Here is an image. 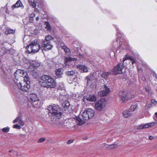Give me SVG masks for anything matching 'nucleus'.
<instances>
[{
    "instance_id": "nucleus-1",
    "label": "nucleus",
    "mask_w": 157,
    "mask_h": 157,
    "mask_svg": "<svg viewBox=\"0 0 157 157\" xmlns=\"http://www.w3.org/2000/svg\"><path fill=\"white\" fill-rule=\"evenodd\" d=\"M40 82L42 86L47 88H54L56 85L54 79L49 75L41 76L40 79Z\"/></svg>"
},
{
    "instance_id": "nucleus-2",
    "label": "nucleus",
    "mask_w": 157,
    "mask_h": 157,
    "mask_svg": "<svg viewBox=\"0 0 157 157\" xmlns=\"http://www.w3.org/2000/svg\"><path fill=\"white\" fill-rule=\"evenodd\" d=\"M53 39L54 37L50 35L46 36L44 40H43L41 43V50L43 51L51 49L53 48L51 41Z\"/></svg>"
},
{
    "instance_id": "nucleus-3",
    "label": "nucleus",
    "mask_w": 157,
    "mask_h": 157,
    "mask_svg": "<svg viewBox=\"0 0 157 157\" xmlns=\"http://www.w3.org/2000/svg\"><path fill=\"white\" fill-rule=\"evenodd\" d=\"M47 109L48 110L49 115L51 114V116L59 117L62 114V113L59 112L60 110L59 107L56 105L53 104L49 105Z\"/></svg>"
},
{
    "instance_id": "nucleus-4",
    "label": "nucleus",
    "mask_w": 157,
    "mask_h": 157,
    "mask_svg": "<svg viewBox=\"0 0 157 157\" xmlns=\"http://www.w3.org/2000/svg\"><path fill=\"white\" fill-rule=\"evenodd\" d=\"M29 80V78H26L22 83H21L19 81H16L15 80H14V81L19 89L23 91L27 92L30 88Z\"/></svg>"
},
{
    "instance_id": "nucleus-5",
    "label": "nucleus",
    "mask_w": 157,
    "mask_h": 157,
    "mask_svg": "<svg viewBox=\"0 0 157 157\" xmlns=\"http://www.w3.org/2000/svg\"><path fill=\"white\" fill-rule=\"evenodd\" d=\"M26 48L29 52L35 53L38 52L40 49H41V47L38 43L37 40H35L26 47Z\"/></svg>"
},
{
    "instance_id": "nucleus-6",
    "label": "nucleus",
    "mask_w": 157,
    "mask_h": 157,
    "mask_svg": "<svg viewBox=\"0 0 157 157\" xmlns=\"http://www.w3.org/2000/svg\"><path fill=\"white\" fill-rule=\"evenodd\" d=\"M14 76L16 81H19L18 79L19 77L20 79L23 78V80H25L26 78H29L28 76L27 73L25 71L23 70H18L14 73Z\"/></svg>"
},
{
    "instance_id": "nucleus-7",
    "label": "nucleus",
    "mask_w": 157,
    "mask_h": 157,
    "mask_svg": "<svg viewBox=\"0 0 157 157\" xmlns=\"http://www.w3.org/2000/svg\"><path fill=\"white\" fill-rule=\"evenodd\" d=\"M94 111L90 109H86L82 113V116L84 120H88L93 117L94 115Z\"/></svg>"
},
{
    "instance_id": "nucleus-8",
    "label": "nucleus",
    "mask_w": 157,
    "mask_h": 157,
    "mask_svg": "<svg viewBox=\"0 0 157 157\" xmlns=\"http://www.w3.org/2000/svg\"><path fill=\"white\" fill-rule=\"evenodd\" d=\"M105 104L106 101L105 99L101 98L95 103V108L98 111H102L105 107Z\"/></svg>"
},
{
    "instance_id": "nucleus-9",
    "label": "nucleus",
    "mask_w": 157,
    "mask_h": 157,
    "mask_svg": "<svg viewBox=\"0 0 157 157\" xmlns=\"http://www.w3.org/2000/svg\"><path fill=\"white\" fill-rule=\"evenodd\" d=\"M110 90L105 85H104L103 89L98 92V95L101 97L107 95L110 92Z\"/></svg>"
},
{
    "instance_id": "nucleus-10",
    "label": "nucleus",
    "mask_w": 157,
    "mask_h": 157,
    "mask_svg": "<svg viewBox=\"0 0 157 157\" xmlns=\"http://www.w3.org/2000/svg\"><path fill=\"white\" fill-rule=\"evenodd\" d=\"M156 124L155 122H152L150 123H147L145 124H142L138 126L137 128L138 129H142L148 128L150 127H152L154 126L155 124Z\"/></svg>"
},
{
    "instance_id": "nucleus-11",
    "label": "nucleus",
    "mask_w": 157,
    "mask_h": 157,
    "mask_svg": "<svg viewBox=\"0 0 157 157\" xmlns=\"http://www.w3.org/2000/svg\"><path fill=\"white\" fill-rule=\"evenodd\" d=\"M124 68L123 66L121 63H118L117 66H115L114 68V71L116 72V74L122 73V70Z\"/></svg>"
},
{
    "instance_id": "nucleus-12",
    "label": "nucleus",
    "mask_w": 157,
    "mask_h": 157,
    "mask_svg": "<svg viewBox=\"0 0 157 157\" xmlns=\"http://www.w3.org/2000/svg\"><path fill=\"white\" fill-rule=\"evenodd\" d=\"M18 122L19 124L22 126H23L25 124V123L22 120L21 116L19 115V116L14 119L13 121V123Z\"/></svg>"
},
{
    "instance_id": "nucleus-13",
    "label": "nucleus",
    "mask_w": 157,
    "mask_h": 157,
    "mask_svg": "<svg viewBox=\"0 0 157 157\" xmlns=\"http://www.w3.org/2000/svg\"><path fill=\"white\" fill-rule=\"evenodd\" d=\"M77 67L81 70V71L82 72H86L88 71V68L86 66L82 65H78L76 66Z\"/></svg>"
},
{
    "instance_id": "nucleus-14",
    "label": "nucleus",
    "mask_w": 157,
    "mask_h": 157,
    "mask_svg": "<svg viewBox=\"0 0 157 157\" xmlns=\"http://www.w3.org/2000/svg\"><path fill=\"white\" fill-rule=\"evenodd\" d=\"M77 59L76 58H71L70 57H67L65 58V63L66 65H68L71 61H76Z\"/></svg>"
},
{
    "instance_id": "nucleus-15",
    "label": "nucleus",
    "mask_w": 157,
    "mask_h": 157,
    "mask_svg": "<svg viewBox=\"0 0 157 157\" xmlns=\"http://www.w3.org/2000/svg\"><path fill=\"white\" fill-rule=\"evenodd\" d=\"M129 59L132 61V64H133L134 63H136V61L134 58L128 55H126L124 57L123 59V63H124L126 60Z\"/></svg>"
},
{
    "instance_id": "nucleus-16",
    "label": "nucleus",
    "mask_w": 157,
    "mask_h": 157,
    "mask_svg": "<svg viewBox=\"0 0 157 157\" xmlns=\"http://www.w3.org/2000/svg\"><path fill=\"white\" fill-rule=\"evenodd\" d=\"M29 98L30 101L31 102L35 101L39 99L36 94L33 93L30 94Z\"/></svg>"
},
{
    "instance_id": "nucleus-17",
    "label": "nucleus",
    "mask_w": 157,
    "mask_h": 157,
    "mask_svg": "<svg viewBox=\"0 0 157 157\" xmlns=\"http://www.w3.org/2000/svg\"><path fill=\"white\" fill-rule=\"evenodd\" d=\"M119 96L120 97V99L123 101H124L127 98L126 93L125 92L123 91L119 93Z\"/></svg>"
},
{
    "instance_id": "nucleus-18",
    "label": "nucleus",
    "mask_w": 157,
    "mask_h": 157,
    "mask_svg": "<svg viewBox=\"0 0 157 157\" xmlns=\"http://www.w3.org/2000/svg\"><path fill=\"white\" fill-rule=\"evenodd\" d=\"M119 96L120 97V99L123 101H124L127 98L126 93L125 92L123 91L119 93Z\"/></svg>"
},
{
    "instance_id": "nucleus-19",
    "label": "nucleus",
    "mask_w": 157,
    "mask_h": 157,
    "mask_svg": "<svg viewBox=\"0 0 157 157\" xmlns=\"http://www.w3.org/2000/svg\"><path fill=\"white\" fill-rule=\"evenodd\" d=\"M56 124L58 125V126L61 128H63L65 127L66 125L64 124V122L63 121H57Z\"/></svg>"
},
{
    "instance_id": "nucleus-20",
    "label": "nucleus",
    "mask_w": 157,
    "mask_h": 157,
    "mask_svg": "<svg viewBox=\"0 0 157 157\" xmlns=\"http://www.w3.org/2000/svg\"><path fill=\"white\" fill-rule=\"evenodd\" d=\"M87 99L90 101H95L96 100V97L94 95L91 94L89 95Z\"/></svg>"
},
{
    "instance_id": "nucleus-21",
    "label": "nucleus",
    "mask_w": 157,
    "mask_h": 157,
    "mask_svg": "<svg viewBox=\"0 0 157 157\" xmlns=\"http://www.w3.org/2000/svg\"><path fill=\"white\" fill-rule=\"evenodd\" d=\"M22 5L20 0H18L16 2V4L13 5L12 6V8L13 10L15 8H17L21 7Z\"/></svg>"
},
{
    "instance_id": "nucleus-22",
    "label": "nucleus",
    "mask_w": 157,
    "mask_h": 157,
    "mask_svg": "<svg viewBox=\"0 0 157 157\" xmlns=\"http://www.w3.org/2000/svg\"><path fill=\"white\" fill-rule=\"evenodd\" d=\"M124 116L126 118H128L132 115L131 112L129 110L124 111L123 113Z\"/></svg>"
},
{
    "instance_id": "nucleus-23",
    "label": "nucleus",
    "mask_w": 157,
    "mask_h": 157,
    "mask_svg": "<svg viewBox=\"0 0 157 157\" xmlns=\"http://www.w3.org/2000/svg\"><path fill=\"white\" fill-rule=\"evenodd\" d=\"M14 31L12 29H11L10 28H7L6 29L5 32V33L6 35H8L9 34L13 33H14Z\"/></svg>"
},
{
    "instance_id": "nucleus-24",
    "label": "nucleus",
    "mask_w": 157,
    "mask_h": 157,
    "mask_svg": "<svg viewBox=\"0 0 157 157\" xmlns=\"http://www.w3.org/2000/svg\"><path fill=\"white\" fill-rule=\"evenodd\" d=\"M32 104L34 107H37L39 105L40 101L39 99L35 101L31 102Z\"/></svg>"
},
{
    "instance_id": "nucleus-25",
    "label": "nucleus",
    "mask_w": 157,
    "mask_h": 157,
    "mask_svg": "<svg viewBox=\"0 0 157 157\" xmlns=\"http://www.w3.org/2000/svg\"><path fill=\"white\" fill-rule=\"evenodd\" d=\"M90 78L91 76H88L86 77L87 85L90 86H91V84L92 83Z\"/></svg>"
},
{
    "instance_id": "nucleus-26",
    "label": "nucleus",
    "mask_w": 157,
    "mask_h": 157,
    "mask_svg": "<svg viewBox=\"0 0 157 157\" xmlns=\"http://www.w3.org/2000/svg\"><path fill=\"white\" fill-rule=\"evenodd\" d=\"M69 105L70 103L69 101H65V102L63 104V106L65 109H68L69 106Z\"/></svg>"
},
{
    "instance_id": "nucleus-27",
    "label": "nucleus",
    "mask_w": 157,
    "mask_h": 157,
    "mask_svg": "<svg viewBox=\"0 0 157 157\" xmlns=\"http://www.w3.org/2000/svg\"><path fill=\"white\" fill-rule=\"evenodd\" d=\"M76 122L78 124L80 125L84 124L85 122L84 120H82L81 118H78L77 119Z\"/></svg>"
},
{
    "instance_id": "nucleus-28",
    "label": "nucleus",
    "mask_w": 157,
    "mask_h": 157,
    "mask_svg": "<svg viewBox=\"0 0 157 157\" xmlns=\"http://www.w3.org/2000/svg\"><path fill=\"white\" fill-rule=\"evenodd\" d=\"M33 66L35 68H37L40 66V63L37 61H33L32 63Z\"/></svg>"
},
{
    "instance_id": "nucleus-29",
    "label": "nucleus",
    "mask_w": 157,
    "mask_h": 157,
    "mask_svg": "<svg viewBox=\"0 0 157 157\" xmlns=\"http://www.w3.org/2000/svg\"><path fill=\"white\" fill-rule=\"evenodd\" d=\"M138 106L136 105H134L131 106L129 110L131 112L136 110Z\"/></svg>"
},
{
    "instance_id": "nucleus-30",
    "label": "nucleus",
    "mask_w": 157,
    "mask_h": 157,
    "mask_svg": "<svg viewBox=\"0 0 157 157\" xmlns=\"http://www.w3.org/2000/svg\"><path fill=\"white\" fill-rule=\"evenodd\" d=\"M110 74V73L109 72H103L101 74V76L102 78L106 79Z\"/></svg>"
},
{
    "instance_id": "nucleus-31",
    "label": "nucleus",
    "mask_w": 157,
    "mask_h": 157,
    "mask_svg": "<svg viewBox=\"0 0 157 157\" xmlns=\"http://www.w3.org/2000/svg\"><path fill=\"white\" fill-rule=\"evenodd\" d=\"M5 52V48H0V57L4 55Z\"/></svg>"
},
{
    "instance_id": "nucleus-32",
    "label": "nucleus",
    "mask_w": 157,
    "mask_h": 157,
    "mask_svg": "<svg viewBox=\"0 0 157 157\" xmlns=\"http://www.w3.org/2000/svg\"><path fill=\"white\" fill-rule=\"evenodd\" d=\"M32 75L33 77L35 78H37L39 77L38 74L36 72L33 71L32 72Z\"/></svg>"
},
{
    "instance_id": "nucleus-33",
    "label": "nucleus",
    "mask_w": 157,
    "mask_h": 157,
    "mask_svg": "<svg viewBox=\"0 0 157 157\" xmlns=\"http://www.w3.org/2000/svg\"><path fill=\"white\" fill-rule=\"evenodd\" d=\"M61 69L59 68L56 70V75L60 76L62 74Z\"/></svg>"
},
{
    "instance_id": "nucleus-34",
    "label": "nucleus",
    "mask_w": 157,
    "mask_h": 157,
    "mask_svg": "<svg viewBox=\"0 0 157 157\" xmlns=\"http://www.w3.org/2000/svg\"><path fill=\"white\" fill-rule=\"evenodd\" d=\"M62 48L64 50V52L66 53H68L70 52V50L69 49L65 46H62Z\"/></svg>"
},
{
    "instance_id": "nucleus-35",
    "label": "nucleus",
    "mask_w": 157,
    "mask_h": 157,
    "mask_svg": "<svg viewBox=\"0 0 157 157\" xmlns=\"http://www.w3.org/2000/svg\"><path fill=\"white\" fill-rule=\"evenodd\" d=\"M75 74V72L73 71H68L67 72V74L68 76H73Z\"/></svg>"
},
{
    "instance_id": "nucleus-36",
    "label": "nucleus",
    "mask_w": 157,
    "mask_h": 157,
    "mask_svg": "<svg viewBox=\"0 0 157 157\" xmlns=\"http://www.w3.org/2000/svg\"><path fill=\"white\" fill-rule=\"evenodd\" d=\"M10 128L8 127L4 128L2 129V131L4 132H8L10 130Z\"/></svg>"
},
{
    "instance_id": "nucleus-37",
    "label": "nucleus",
    "mask_w": 157,
    "mask_h": 157,
    "mask_svg": "<svg viewBox=\"0 0 157 157\" xmlns=\"http://www.w3.org/2000/svg\"><path fill=\"white\" fill-rule=\"evenodd\" d=\"M30 4L33 8L35 7L36 6V3L34 0H32L31 2H30Z\"/></svg>"
},
{
    "instance_id": "nucleus-38",
    "label": "nucleus",
    "mask_w": 157,
    "mask_h": 157,
    "mask_svg": "<svg viewBox=\"0 0 157 157\" xmlns=\"http://www.w3.org/2000/svg\"><path fill=\"white\" fill-rule=\"evenodd\" d=\"M151 105H152L156 106L157 104V102L155 100L152 99L151 100Z\"/></svg>"
},
{
    "instance_id": "nucleus-39",
    "label": "nucleus",
    "mask_w": 157,
    "mask_h": 157,
    "mask_svg": "<svg viewBox=\"0 0 157 157\" xmlns=\"http://www.w3.org/2000/svg\"><path fill=\"white\" fill-rule=\"evenodd\" d=\"M117 146L116 144H112L110 145L107 147H109V148L114 149L117 148Z\"/></svg>"
},
{
    "instance_id": "nucleus-40",
    "label": "nucleus",
    "mask_w": 157,
    "mask_h": 157,
    "mask_svg": "<svg viewBox=\"0 0 157 157\" xmlns=\"http://www.w3.org/2000/svg\"><path fill=\"white\" fill-rule=\"evenodd\" d=\"M13 127L14 128H17V129H20L21 128V126L18 124H15L13 125Z\"/></svg>"
},
{
    "instance_id": "nucleus-41",
    "label": "nucleus",
    "mask_w": 157,
    "mask_h": 157,
    "mask_svg": "<svg viewBox=\"0 0 157 157\" xmlns=\"http://www.w3.org/2000/svg\"><path fill=\"white\" fill-rule=\"evenodd\" d=\"M45 140L44 138H40L38 141V142L39 143H41L44 142Z\"/></svg>"
},
{
    "instance_id": "nucleus-42",
    "label": "nucleus",
    "mask_w": 157,
    "mask_h": 157,
    "mask_svg": "<svg viewBox=\"0 0 157 157\" xmlns=\"http://www.w3.org/2000/svg\"><path fill=\"white\" fill-rule=\"evenodd\" d=\"M35 16V14L34 13L31 15L29 17L30 18V20H31L32 21H30V22H32L33 19V17Z\"/></svg>"
},
{
    "instance_id": "nucleus-43",
    "label": "nucleus",
    "mask_w": 157,
    "mask_h": 157,
    "mask_svg": "<svg viewBox=\"0 0 157 157\" xmlns=\"http://www.w3.org/2000/svg\"><path fill=\"white\" fill-rule=\"evenodd\" d=\"M64 88V86L63 84H61V86H59L58 87V89L61 90H62Z\"/></svg>"
},
{
    "instance_id": "nucleus-44",
    "label": "nucleus",
    "mask_w": 157,
    "mask_h": 157,
    "mask_svg": "<svg viewBox=\"0 0 157 157\" xmlns=\"http://www.w3.org/2000/svg\"><path fill=\"white\" fill-rule=\"evenodd\" d=\"M155 121H157V112L155 113V115L153 117Z\"/></svg>"
},
{
    "instance_id": "nucleus-45",
    "label": "nucleus",
    "mask_w": 157,
    "mask_h": 157,
    "mask_svg": "<svg viewBox=\"0 0 157 157\" xmlns=\"http://www.w3.org/2000/svg\"><path fill=\"white\" fill-rule=\"evenodd\" d=\"M74 141V140H69L67 142V143L68 144H70L71 143H72Z\"/></svg>"
},
{
    "instance_id": "nucleus-46",
    "label": "nucleus",
    "mask_w": 157,
    "mask_h": 157,
    "mask_svg": "<svg viewBox=\"0 0 157 157\" xmlns=\"http://www.w3.org/2000/svg\"><path fill=\"white\" fill-rule=\"evenodd\" d=\"M46 26L47 28L48 29H50L51 27H50V26L48 23H47L46 24Z\"/></svg>"
},
{
    "instance_id": "nucleus-47",
    "label": "nucleus",
    "mask_w": 157,
    "mask_h": 157,
    "mask_svg": "<svg viewBox=\"0 0 157 157\" xmlns=\"http://www.w3.org/2000/svg\"><path fill=\"white\" fill-rule=\"evenodd\" d=\"M153 76L154 77H155V78L157 79V75L156 73L155 72L153 73Z\"/></svg>"
},
{
    "instance_id": "nucleus-48",
    "label": "nucleus",
    "mask_w": 157,
    "mask_h": 157,
    "mask_svg": "<svg viewBox=\"0 0 157 157\" xmlns=\"http://www.w3.org/2000/svg\"><path fill=\"white\" fill-rule=\"evenodd\" d=\"M154 138V137L153 136H149V139L150 140H152Z\"/></svg>"
},
{
    "instance_id": "nucleus-49",
    "label": "nucleus",
    "mask_w": 157,
    "mask_h": 157,
    "mask_svg": "<svg viewBox=\"0 0 157 157\" xmlns=\"http://www.w3.org/2000/svg\"><path fill=\"white\" fill-rule=\"evenodd\" d=\"M39 17H37L36 18V20L37 21L39 20Z\"/></svg>"
},
{
    "instance_id": "nucleus-50",
    "label": "nucleus",
    "mask_w": 157,
    "mask_h": 157,
    "mask_svg": "<svg viewBox=\"0 0 157 157\" xmlns=\"http://www.w3.org/2000/svg\"><path fill=\"white\" fill-rule=\"evenodd\" d=\"M147 91V92H149V89H147V88H145V89Z\"/></svg>"
},
{
    "instance_id": "nucleus-51",
    "label": "nucleus",
    "mask_w": 157,
    "mask_h": 157,
    "mask_svg": "<svg viewBox=\"0 0 157 157\" xmlns=\"http://www.w3.org/2000/svg\"><path fill=\"white\" fill-rule=\"evenodd\" d=\"M137 70H138V71H141L142 69L141 68H138L137 69Z\"/></svg>"
},
{
    "instance_id": "nucleus-52",
    "label": "nucleus",
    "mask_w": 157,
    "mask_h": 157,
    "mask_svg": "<svg viewBox=\"0 0 157 157\" xmlns=\"http://www.w3.org/2000/svg\"><path fill=\"white\" fill-rule=\"evenodd\" d=\"M52 62H54V63H56V61H54V59H53V61H52Z\"/></svg>"
},
{
    "instance_id": "nucleus-53",
    "label": "nucleus",
    "mask_w": 157,
    "mask_h": 157,
    "mask_svg": "<svg viewBox=\"0 0 157 157\" xmlns=\"http://www.w3.org/2000/svg\"><path fill=\"white\" fill-rule=\"evenodd\" d=\"M123 45V44L122 45H121V47H122V48H124V49H125L126 48H124V47H123V46H122Z\"/></svg>"
},
{
    "instance_id": "nucleus-54",
    "label": "nucleus",
    "mask_w": 157,
    "mask_h": 157,
    "mask_svg": "<svg viewBox=\"0 0 157 157\" xmlns=\"http://www.w3.org/2000/svg\"><path fill=\"white\" fill-rule=\"evenodd\" d=\"M13 151L12 150H10L9 151V152H12Z\"/></svg>"
},
{
    "instance_id": "nucleus-55",
    "label": "nucleus",
    "mask_w": 157,
    "mask_h": 157,
    "mask_svg": "<svg viewBox=\"0 0 157 157\" xmlns=\"http://www.w3.org/2000/svg\"><path fill=\"white\" fill-rule=\"evenodd\" d=\"M37 9H35V10L36 11H37Z\"/></svg>"
}]
</instances>
